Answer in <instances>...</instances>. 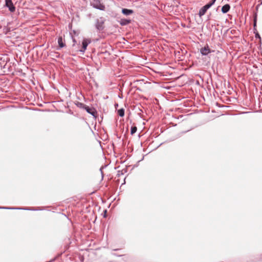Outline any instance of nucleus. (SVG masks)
<instances>
[{
  "label": "nucleus",
  "mask_w": 262,
  "mask_h": 262,
  "mask_svg": "<svg viewBox=\"0 0 262 262\" xmlns=\"http://www.w3.org/2000/svg\"><path fill=\"white\" fill-rule=\"evenodd\" d=\"M91 5L94 8L100 10H105V6L101 3L100 0H92L91 2Z\"/></svg>",
  "instance_id": "obj_1"
},
{
  "label": "nucleus",
  "mask_w": 262,
  "mask_h": 262,
  "mask_svg": "<svg viewBox=\"0 0 262 262\" xmlns=\"http://www.w3.org/2000/svg\"><path fill=\"white\" fill-rule=\"evenodd\" d=\"M103 24L104 20L102 19V18L97 19L96 20L95 27L98 30L101 31L104 28Z\"/></svg>",
  "instance_id": "obj_2"
},
{
  "label": "nucleus",
  "mask_w": 262,
  "mask_h": 262,
  "mask_svg": "<svg viewBox=\"0 0 262 262\" xmlns=\"http://www.w3.org/2000/svg\"><path fill=\"white\" fill-rule=\"evenodd\" d=\"M5 6L8 7L9 10L11 12H13L15 10V7L13 5L12 0H5Z\"/></svg>",
  "instance_id": "obj_3"
},
{
  "label": "nucleus",
  "mask_w": 262,
  "mask_h": 262,
  "mask_svg": "<svg viewBox=\"0 0 262 262\" xmlns=\"http://www.w3.org/2000/svg\"><path fill=\"white\" fill-rule=\"evenodd\" d=\"M90 43H91L90 40H89L88 39H84L82 42V49L81 50H80V51L81 52L84 53L85 52V51L86 50L88 46Z\"/></svg>",
  "instance_id": "obj_4"
},
{
  "label": "nucleus",
  "mask_w": 262,
  "mask_h": 262,
  "mask_svg": "<svg viewBox=\"0 0 262 262\" xmlns=\"http://www.w3.org/2000/svg\"><path fill=\"white\" fill-rule=\"evenodd\" d=\"M200 52L202 55H207L209 53L211 52V50L209 48L208 46L207 45L204 48H202L200 50Z\"/></svg>",
  "instance_id": "obj_5"
},
{
  "label": "nucleus",
  "mask_w": 262,
  "mask_h": 262,
  "mask_svg": "<svg viewBox=\"0 0 262 262\" xmlns=\"http://www.w3.org/2000/svg\"><path fill=\"white\" fill-rule=\"evenodd\" d=\"M209 9L208 6H207L206 5L203 6L202 8L200 9L199 12V15L200 17H201L202 16H203L207 11V10Z\"/></svg>",
  "instance_id": "obj_6"
},
{
  "label": "nucleus",
  "mask_w": 262,
  "mask_h": 262,
  "mask_svg": "<svg viewBox=\"0 0 262 262\" xmlns=\"http://www.w3.org/2000/svg\"><path fill=\"white\" fill-rule=\"evenodd\" d=\"M84 108L86 110V111L91 114L93 116H95V114L96 113V111L94 110V108L90 107L88 106L84 105Z\"/></svg>",
  "instance_id": "obj_7"
},
{
  "label": "nucleus",
  "mask_w": 262,
  "mask_h": 262,
  "mask_svg": "<svg viewBox=\"0 0 262 262\" xmlns=\"http://www.w3.org/2000/svg\"><path fill=\"white\" fill-rule=\"evenodd\" d=\"M122 13L124 15L127 16L132 14L134 13V11L131 9L123 8L122 9Z\"/></svg>",
  "instance_id": "obj_8"
},
{
  "label": "nucleus",
  "mask_w": 262,
  "mask_h": 262,
  "mask_svg": "<svg viewBox=\"0 0 262 262\" xmlns=\"http://www.w3.org/2000/svg\"><path fill=\"white\" fill-rule=\"evenodd\" d=\"M230 9V6L229 4H226L222 8V12L223 13H227Z\"/></svg>",
  "instance_id": "obj_9"
},
{
  "label": "nucleus",
  "mask_w": 262,
  "mask_h": 262,
  "mask_svg": "<svg viewBox=\"0 0 262 262\" xmlns=\"http://www.w3.org/2000/svg\"><path fill=\"white\" fill-rule=\"evenodd\" d=\"M131 20L125 18L121 19L120 20V24L121 26H125L129 24Z\"/></svg>",
  "instance_id": "obj_10"
},
{
  "label": "nucleus",
  "mask_w": 262,
  "mask_h": 262,
  "mask_svg": "<svg viewBox=\"0 0 262 262\" xmlns=\"http://www.w3.org/2000/svg\"><path fill=\"white\" fill-rule=\"evenodd\" d=\"M58 43L60 48H63L65 47L66 44L63 40V38L61 36H60L58 38Z\"/></svg>",
  "instance_id": "obj_11"
},
{
  "label": "nucleus",
  "mask_w": 262,
  "mask_h": 262,
  "mask_svg": "<svg viewBox=\"0 0 262 262\" xmlns=\"http://www.w3.org/2000/svg\"><path fill=\"white\" fill-rule=\"evenodd\" d=\"M118 114L120 116V117H123L124 116V110L123 108H121V109H119L118 111Z\"/></svg>",
  "instance_id": "obj_12"
},
{
  "label": "nucleus",
  "mask_w": 262,
  "mask_h": 262,
  "mask_svg": "<svg viewBox=\"0 0 262 262\" xmlns=\"http://www.w3.org/2000/svg\"><path fill=\"white\" fill-rule=\"evenodd\" d=\"M137 130V128L136 126H132L131 127L130 134L132 135L134 134Z\"/></svg>",
  "instance_id": "obj_13"
},
{
  "label": "nucleus",
  "mask_w": 262,
  "mask_h": 262,
  "mask_svg": "<svg viewBox=\"0 0 262 262\" xmlns=\"http://www.w3.org/2000/svg\"><path fill=\"white\" fill-rule=\"evenodd\" d=\"M216 2V0H211L208 4L206 5L208 6L209 8H210Z\"/></svg>",
  "instance_id": "obj_14"
},
{
  "label": "nucleus",
  "mask_w": 262,
  "mask_h": 262,
  "mask_svg": "<svg viewBox=\"0 0 262 262\" xmlns=\"http://www.w3.org/2000/svg\"><path fill=\"white\" fill-rule=\"evenodd\" d=\"M255 37H256V38H260V35L258 34V33H257L255 34Z\"/></svg>",
  "instance_id": "obj_15"
},
{
  "label": "nucleus",
  "mask_w": 262,
  "mask_h": 262,
  "mask_svg": "<svg viewBox=\"0 0 262 262\" xmlns=\"http://www.w3.org/2000/svg\"><path fill=\"white\" fill-rule=\"evenodd\" d=\"M79 105L80 106H82V107H83V108H84V105H84V104H83V103H79Z\"/></svg>",
  "instance_id": "obj_16"
},
{
  "label": "nucleus",
  "mask_w": 262,
  "mask_h": 262,
  "mask_svg": "<svg viewBox=\"0 0 262 262\" xmlns=\"http://www.w3.org/2000/svg\"><path fill=\"white\" fill-rule=\"evenodd\" d=\"M0 209H11L10 208L0 207Z\"/></svg>",
  "instance_id": "obj_17"
},
{
  "label": "nucleus",
  "mask_w": 262,
  "mask_h": 262,
  "mask_svg": "<svg viewBox=\"0 0 262 262\" xmlns=\"http://www.w3.org/2000/svg\"><path fill=\"white\" fill-rule=\"evenodd\" d=\"M255 26H256V19H255L254 23V27H255Z\"/></svg>",
  "instance_id": "obj_18"
},
{
  "label": "nucleus",
  "mask_w": 262,
  "mask_h": 262,
  "mask_svg": "<svg viewBox=\"0 0 262 262\" xmlns=\"http://www.w3.org/2000/svg\"><path fill=\"white\" fill-rule=\"evenodd\" d=\"M73 42H76V40H75V39H73Z\"/></svg>",
  "instance_id": "obj_19"
}]
</instances>
